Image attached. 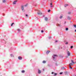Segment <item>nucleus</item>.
<instances>
[{"label":"nucleus","instance_id":"nucleus-1","mask_svg":"<svg viewBox=\"0 0 76 76\" xmlns=\"http://www.w3.org/2000/svg\"><path fill=\"white\" fill-rule=\"evenodd\" d=\"M38 12H37L38 15H41L42 14V13L41 12H39V10H38Z\"/></svg>","mask_w":76,"mask_h":76},{"label":"nucleus","instance_id":"nucleus-2","mask_svg":"<svg viewBox=\"0 0 76 76\" xmlns=\"http://www.w3.org/2000/svg\"><path fill=\"white\" fill-rule=\"evenodd\" d=\"M68 56H70V53L69 51H68L67 52Z\"/></svg>","mask_w":76,"mask_h":76},{"label":"nucleus","instance_id":"nucleus-3","mask_svg":"<svg viewBox=\"0 0 76 76\" xmlns=\"http://www.w3.org/2000/svg\"><path fill=\"white\" fill-rule=\"evenodd\" d=\"M21 9L23 12H25V10H24V7H23V6H21Z\"/></svg>","mask_w":76,"mask_h":76},{"label":"nucleus","instance_id":"nucleus-4","mask_svg":"<svg viewBox=\"0 0 76 76\" xmlns=\"http://www.w3.org/2000/svg\"><path fill=\"white\" fill-rule=\"evenodd\" d=\"M18 1H14L13 2V4H16V2Z\"/></svg>","mask_w":76,"mask_h":76},{"label":"nucleus","instance_id":"nucleus-5","mask_svg":"<svg viewBox=\"0 0 76 76\" xmlns=\"http://www.w3.org/2000/svg\"><path fill=\"white\" fill-rule=\"evenodd\" d=\"M18 58L19 60H22V57H20V56H19L18 57Z\"/></svg>","mask_w":76,"mask_h":76},{"label":"nucleus","instance_id":"nucleus-6","mask_svg":"<svg viewBox=\"0 0 76 76\" xmlns=\"http://www.w3.org/2000/svg\"><path fill=\"white\" fill-rule=\"evenodd\" d=\"M50 52V51L49 50H48L47 52H46V54H48Z\"/></svg>","mask_w":76,"mask_h":76},{"label":"nucleus","instance_id":"nucleus-7","mask_svg":"<svg viewBox=\"0 0 76 76\" xmlns=\"http://www.w3.org/2000/svg\"><path fill=\"white\" fill-rule=\"evenodd\" d=\"M50 4L51 5L50 6V7H53V5H53V4L52 3H50Z\"/></svg>","mask_w":76,"mask_h":76},{"label":"nucleus","instance_id":"nucleus-8","mask_svg":"<svg viewBox=\"0 0 76 76\" xmlns=\"http://www.w3.org/2000/svg\"><path fill=\"white\" fill-rule=\"evenodd\" d=\"M41 71L40 70H38V73H39V74H40V73H41Z\"/></svg>","mask_w":76,"mask_h":76},{"label":"nucleus","instance_id":"nucleus-9","mask_svg":"<svg viewBox=\"0 0 76 76\" xmlns=\"http://www.w3.org/2000/svg\"><path fill=\"white\" fill-rule=\"evenodd\" d=\"M63 15H61V16L60 17V19H61L62 18H63Z\"/></svg>","mask_w":76,"mask_h":76},{"label":"nucleus","instance_id":"nucleus-10","mask_svg":"<svg viewBox=\"0 0 76 76\" xmlns=\"http://www.w3.org/2000/svg\"><path fill=\"white\" fill-rule=\"evenodd\" d=\"M45 20L46 21H47L48 20V18L47 17H46L45 18Z\"/></svg>","mask_w":76,"mask_h":76},{"label":"nucleus","instance_id":"nucleus-11","mask_svg":"<svg viewBox=\"0 0 76 76\" xmlns=\"http://www.w3.org/2000/svg\"><path fill=\"white\" fill-rule=\"evenodd\" d=\"M10 56L11 57H14V55H13L12 54H11L10 55Z\"/></svg>","mask_w":76,"mask_h":76},{"label":"nucleus","instance_id":"nucleus-12","mask_svg":"<svg viewBox=\"0 0 76 76\" xmlns=\"http://www.w3.org/2000/svg\"><path fill=\"white\" fill-rule=\"evenodd\" d=\"M64 6H65V7H66L67 6H69V4H65L64 5Z\"/></svg>","mask_w":76,"mask_h":76},{"label":"nucleus","instance_id":"nucleus-13","mask_svg":"<svg viewBox=\"0 0 76 76\" xmlns=\"http://www.w3.org/2000/svg\"><path fill=\"white\" fill-rule=\"evenodd\" d=\"M25 70H23L21 71L22 73H25Z\"/></svg>","mask_w":76,"mask_h":76},{"label":"nucleus","instance_id":"nucleus-14","mask_svg":"<svg viewBox=\"0 0 76 76\" xmlns=\"http://www.w3.org/2000/svg\"><path fill=\"white\" fill-rule=\"evenodd\" d=\"M73 26H74V27H75V28H76V25L75 24H74L73 25Z\"/></svg>","mask_w":76,"mask_h":76},{"label":"nucleus","instance_id":"nucleus-15","mask_svg":"<svg viewBox=\"0 0 76 76\" xmlns=\"http://www.w3.org/2000/svg\"><path fill=\"white\" fill-rule=\"evenodd\" d=\"M46 63V61H43V63Z\"/></svg>","mask_w":76,"mask_h":76},{"label":"nucleus","instance_id":"nucleus-16","mask_svg":"<svg viewBox=\"0 0 76 76\" xmlns=\"http://www.w3.org/2000/svg\"><path fill=\"white\" fill-rule=\"evenodd\" d=\"M56 25L58 26H60V24H56Z\"/></svg>","mask_w":76,"mask_h":76},{"label":"nucleus","instance_id":"nucleus-17","mask_svg":"<svg viewBox=\"0 0 76 76\" xmlns=\"http://www.w3.org/2000/svg\"><path fill=\"white\" fill-rule=\"evenodd\" d=\"M3 3H5V2H6V1H5V0H3Z\"/></svg>","mask_w":76,"mask_h":76},{"label":"nucleus","instance_id":"nucleus-18","mask_svg":"<svg viewBox=\"0 0 76 76\" xmlns=\"http://www.w3.org/2000/svg\"><path fill=\"white\" fill-rule=\"evenodd\" d=\"M68 19H69V20L70 19V17H68Z\"/></svg>","mask_w":76,"mask_h":76},{"label":"nucleus","instance_id":"nucleus-19","mask_svg":"<svg viewBox=\"0 0 76 76\" xmlns=\"http://www.w3.org/2000/svg\"><path fill=\"white\" fill-rule=\"evenodd\" d=\"M68 28H66V31H68Z\"/></svg>","mask_w":76,"mask_h":76},{"label":"nucleus","instance_id":"nucleus-20","mask_svg":"<svg viewBox=\"0 0 76 76\" xmlns=\"http://www.w3.org/2000/svg\"><path fill=\"white\" fill-rule=\"evenodd\" d=\"M57 75V74H56V73H55L54 76H56V75Z\"/></svg>","mask_w":76,"mask_h":76},{"label":"nucleus","instance_id":"nucleus-21","mask_svg":"<svg viewBox=\"0 0 76 76\" xmlns=\"http://www.w3.org/2000/svg\"><path fill=\"white\" fill-rule=\"evenodd\" d=\"M69 65H70V66H71V65H72V63H70V64H69Z\"/></svg>","mask_w":76,"mask_h":76},{"label":"nucleus","instance_id":"nucleus-22","mask_svg":"<svg viewBox=\"0 0 76 76\" xmlns=\"http://www.w3.org/2000/svg\"><path fill=\"white\" fill-rule=\"evenodd\" d=\"M17 31H18L19 32V31H20V29H17Z\"/></svg>","mask_w":76,"mask_h":76},{"label":"nucleus","instance_id":"nucleus-23","mask_svg":"<svg viewBox=\"0 0 76 76\" xmlns=\"http://www.w3.org/2000/svg\"><path fill=\"white\" fill-rule=\"evenodd\" d=\"M71 61L72 63H73L74 64H75V63L74 62H73V61L72 60Z\"/></svg>","mask_w":76,"mask_h":76},{"label":"nucleus","instance_id":"nucleus-24","mask_svg":"<svg viewBox=\"0 0 76 76\" xmlns=\"http://www.w3.org/2000/svg\"><path fill=\"white\" fill-rule=\"evenodd\" d=\"M51 11V10H49L48 11V12H50Z\"/></svg>","mask_w":76,"mask_h":76},{"label":"nucleus","instance_id":"nucleus-25","mask_svg":"<svg viewBox=\"0 0 76 76\" xmlns=\"http://www.w3.org/2000/svg\"><path fill=\"white\" fill-rule=\"evenodd\" d=\"M69 69H72V67H71V66H69Z\"/></svg>","mask_w":76,"mask_h":76},{"label":"nucleus","instance_id":"nucleus-26","mask_svg":"<svg viewBox=\"0 0 76 76\" xmlns=\"http://www.w3.org/2000/svg\"><path fill=\"white\" fill-rule=\"evenodd\" d=\"M13 24H14V23H12V24L11 25V26H13Z\"/></svg>","mask_w":76,"mask_h":76},{"label":"nucleus","instance_id":"nucleus-27","mask_svg":"<svg viewBox=\"0 0 76 76\" xmlns=\"http://www.w3.org/2000/svg\"><path fill=\"white\" fill-rule=\"evenodd\" d=\"M54 56H55V57L56 56L57 57V55H54Z\"/></svg>","mask_w":76,"mask_h":76},{"label":"nucleus","instance_id":"nucleus-28","mask_svg":"<svg viewBox=\"0 0 76 76\" xmlns=\"http://www.w3.org/2000/svg\"><path fill=\"white\" fill-rule=\"evenodd\" d=\"M65 44H68V42H66V43H65Z\"/></svg>","mask_w":76,"mask_h":76},{"label":"nucleus","instance_id":"nucleus-29","mask_svg":"<svg viewBox=\"0 0 76 76\" xmlns=\"http://www.w3.org/2000/svg\"><path fill=\"white\" fill-rule=\"evenodd\" d=\"M70 13H71V12H68V14H70Z\"/></svg>","mask_w":76,"mask_h":76},{"label":"nucleus","instance_id":"nucleus-30","mask_svg":"<svg viewBox=\"0 0 76 76\" xmlns=\"http://www.w3.org/2000/svg\"><path fill=\"white\" fill-rule=\"evenodd\" d=\"M73 46H71V48H73Z\"/></svg>","mask_w":76,"mask_h":76},{"label":"nucleus","instance_id":"nucleus-31","mask_svg":"<svg viewBox=\"0 0 76 76\" xmlns=\"http://www.w3.org/2000/svg\"><path fill=\"white\" fill-rule=\"evenodd\" d=\"M49 39H50L51 38V36H50V37H49Z\"/></svg>","mask_w":76,"mask_h":76},{"label":"nucleus","instance_id":"nucleus-32","mask_svg":"<svg viewBox=\"0 0 76 76\" xmlns=\"http://www.w3.org/2000/svg\"><path fill=\"white\" fill-rule=\"evenodd\" d=\"M60 75H61L62 74H63V73L62 72H60Z\"/></svg>","mask_w":76,"mask_h":76},{"label":"nucleus","instance_id":"nucleus-33","mask_svg":"<svg viewBox=\"0 0 76 76\" xmlns=\"http://www.w3.org/2000/svg\"><path fill=\"white\" fill-rule=\"evenodd\" d=\"M41 32L42 33V32H44V31H43V30H42V31H41Z\"/></svg>","mask_w":76,"mask_h":76},{"label":"nucleus","instance_id":"nucleus-34","mask_svg":"<svg viewBox=\"0 0 76 76\" xmlns=\"http://www.w3.org/2000/svg\"><path fill=\"white\" fill-rule=\"evenodd\" d=\"M53 59H54L55 58L54 57V56H53Z\"/></svg>","mask_w":76,"mask_h":76},{"label":"nucleus","instance_id":"nucleus-35","mask_svg":"<svg viewBox=\"0 0 76 76\" xmlns=\"http://www.w3.org/2000/svg\"><path fill=\"white\" fill-rule=\"evenodd\" d=\"M52 74H54V72H52Z\"/></svg>","mask_w":76,"mask_h":76},{"label":"nucleus","instance_id":"nucleus-36","mask_svg":"<svg viewBox=\"0 0 76 76\" xmlns=\"http://www.w3.org/2000/svg\"><path fill=\"white\" fill-rule=\"evenodd\" d=\"M26 16H28V15H26Z\"/></svg>","mask_w":76,"mask_h":76},{"label":"nucleus","instance_id":"nucleus-37","mask_svg":"<svg viewBox=\"0 0 76 76\" xmlns=\"http://www.w3.org/2000/svg\"><path fill=\"white\" fill-rule=\"evenodd\" d=\"M66 58H67V57H68V56H66Z\"/></svg>","mask_w":76,"mask_h":76},{"label":"nucleus","instance_id":"nucleus-38","mask_svg":"<svg viewBox=\"0 0 76 76\" xmlns=\"http://www.w3.org/2000/svg\"><path fill=\"white\" fill-rule=\"evenodd\" d=\"M57 42V40H56V42Z\"/></svg>","mask_w":76,"mask_h":76},{"label":"nucleus","instance_id":"nucleus-39","mask_svg":"<svg viewBox=\"0 0 76 76\" xmlns=\"http://www.w3.org/2000/svg\"><path fill=\"white\" fill-rule=\"evenodd\" d=\"M43 71H44V69H43Z\"/></svg>","mask_w":76,"mask_h":76},{"label":"nucleus","instance_id":"nucleus-40","mask_svg":"<svg viewBox=\"0 0 76 76\" xmlns=\"http://www.w3.org/2000/svg\"><path fill=\"white\" fill-rule=\"evenodd\" d=\"M75 32H76V30H75Z\"/></svg>","mask_w":76,"mask_h":76},{"label":"nucleus","instance_id":"nucleus-41","mask_svg":"<svg viewBox=\"0 0 76 76\" xmlns=\"http://www.w3.org/2000/svg\"><path fill=\"white\" fill-rule=\"evenodd\" d=\"M67 51H68V50L67 49L66 50Z\"/></svg>","mask_w":76,"mask_h":76},{"label":"nucleus","instance_id":"nucleus-42","mask_svg":"<svg viewBox=\"0 0 76 76\" xmlns=\"http://www.w3.org/2000/svg\"><path fill=\"white\" fill-rule=\"evenodd\" d=\"M26 6V5H25V6Z\"/></svg>","mask_w":76,"mask_h":76},{"label":"nucleus","instance_id":"nucleus-43","mask_svg":"<svg viewBox=\"0 0 76 76\" xmlns=\"http://www.w3.org/2000/svg\"><path fill=\"white\" fill-rule=\"evenodd\" d=\"M65 23H66V22H65Z\"/></svg>","mask_w":76,"mask_h":76},{"label":"nucleus","instance_id":"nucleus-44","mask_svg":"<svg viewBox=\"0 0 76 76\" xmlns=\"http://www.w3.org/2000/svg\"><path fill=\"white\" fill-rule=\"evenodd\" d=\"M75 63H76V62H75Z\"/></svg>","mask_w":76,"mask_h":76},{"label":"nucleus","instance_id":"nucleus-45","mask_svg":"<svg viewBox=\"0 0 76 76\" xmlns=\"http://www.w3.org/2000/svg\"><path fill=\"white\" fill-rule=\"evenodd\" d=\"M75 76H76V75H75Z\"/></svg>","mask_w":76,"mask_h":76}]
</instances>
